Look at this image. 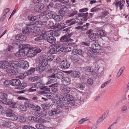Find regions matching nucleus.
I'll use <instances>...</instances> for the list:
<instances>
[{
	"label": "nucleus",
	"mask_w": 129,
	"mask_h": 129,
	"mask_svg": "<svg viewBox=\"0 0 129 129\" xmlns=\"http://www.w3.org/2000/svg\"><path fill=\"white\" fill-rule=\"evenodd\" d=\"M88 10V9L87 8H84L79 10V12L81 13H78L77 15L78 16L75 18L76 19L78 20L77 21V22L79 23L77 24V25L83 24V23L82 21H85L88 19L92 17L93 15L91 13H88V12L83 13L87 11Z\"/></svg>",
	"instance_id": "f257e3e1"
},
{
	"label": "nucleus",
	"mask_w": 129,
	"mask_h": 129,
	"mask_svg": "<svg viewBox=\"0 0 129 129\" xmlns=\"http://www.w3.org/2000/svg\"><path fill=\"white\" fill-rule=\"evenodd\" d=\"M69 103V101H61L56 107V108L54 110L50 111L48 114L50 116H56L57 114H59L62 112V107L65 106V105Z\"/></svg>",
	"instance_id": "f03ea898"
},
{
	"label": "nucleus",
	"mask_w": 129,
	"mask_h": 129,
	"mask_svg": "<svg viewBox=\"0 0 129 129\" xmlns=\"http://www.w3.org/2000/svg\"><path fill=\"white\" fill-rule=\"evenodd\" d=\"M63 31H65L67 33L65 35L61 37L60 39V41L62 42H66L67 43H66L67 45L68 44V45H69L70 44L68 42V41L73 40V39H70L69 38L73 35V33H72L69 34L70 31L68 28L64 29L63 30Z\"/></svg>",
	"instance_id": "7ed1b4c3"
},
{
	"label": "nucleus",
	"mask_w": 129,
	"mask_h": 129,
	"mask_svg": "<svg viewBox=\"0 0 129 129\" xmlns=\"http://www.w3.org/2000/svg\"><path fill=\"white\" fill-rule=\"evenodd\" d=\"M28 118L29 120H33L35 121L41 123H44L46 122V120L38 116H30L28 117Z\"/></svg>",
	"instance_id": "20e7f679"
},
{
	"label": "nucleus",
	"mask_w": 129,
	"mask_h": 129,
	"mask_svg": "<svg viewBox=\"0 0 129 129\" xmlns=\"http://www.w3.org/2000/svg\"><path fill=\"white\" fill-rule=\"evenodd\" d=\"M19 48L27 52L30 49V46L27 44H22L19 46Z\"/></svg>",
	"instance_id": "39448f33"
},
{
	"label": "nucleus",
	"mask_w": 129,
	"mask_h": 129,
	"mask_svg": "<svg viewBox=\"0 0 129 129\" xmlns=\"http://www.w3.org/2000/svg\"><path fill=\"white\" fill-rule=\"evenodd\" d=\"M6 72L11 75H16L17 74V70L16 69L12 68L9 66L7 68Z\"/></svg>",
	"instance_id": "423d86ee"
},
{
	"label": "nucleus",
	"mask_w": 129,
	"mask_h": 129,
	"mask_svg": "<svg viewBox=\"0 0 129 129\" xmlns=\"http://www.w3.org/2000/svg\"><path fill=\"white\" fill-rule=\"evenodd\" d=\"M125 2L124 0H119V1L115 3L114 4H115L116 7L117 8L119 7L120 9L121 10L122 9L123 7L124 6V4Z\"/></svg>",
	"instance_id": "0eeeda50"
},
{
	"label": "nucleus",
	"mask_w": 129,
	"mask_h": 129,
	"mask_svg": "<svg viewBox=\"0 0 129 129\" xmlns=\"http://www.w3.org/2000/svg\"><path fill=\"white\" fill-rule=\"evenodd\" d=\"M19 51L17 52L16 53V55L17 57H23L25 56L26 55H27V53L23 50L19 48Z\"/></svg>",
	"instance_id": "6e6552de"
},
{
	"label": "nucleus",
	"mask_w": 129,
	"mask_h": 129,
	"mask_svg": "<svg viewBox=\"0 0 129 129\" xmlns=\"http://www.w3.org/2000/svg\"><path fill=\"white\" fill-rule=\"evenodd\" d=\"M60 65L61 68L62 69H65L68 68L69 67L70 64L67 61L65 60L61 63Z\"/></svg>",
	"instance_id": "1a4fd4ad"
},
{
	"label": "nucleus",
	"mask_w": 129,
	"mask_h": 129,
	"mask_svg": "<svg viewBox=\"0 0 129 129\" xmlns=\"http://www.w3.org/2000/svg\"><path fill=\"white\" fill-rule=\"evenodd\" d=\"M92 51L95 52L97 50H100L101 49V47L98 44H93L91 45Z\"/></svg>",
	"instance_id": "9d476101"
},
{
	"label": "nucleus",
	"mask_w": 129,
	"mask_h": 129,
	"mask_svg": "<svg viewBox=\"0 0 129 129\" xmlns=\"http://www.w3.org/2000/svg\"><path fill=\"white\" fill-rule=\"evenodd\" d=\"M38 60H39V64L42 66H44L46 67L48 65V60L43 58H42L41 57H39Z\"/></svg>",
	"instance_id": "9b49d317"
},
{
	"label": "nucleus",
	"mask_w": 129,
	"mask_h": 129,
	"mask_svg": "<svg viewBox=\"0 0 129 129\" xmlns=\"http://www.w3.org/2000/svg\"><path fill=\"white\" fill-rule=\"evenodd\" d=\"M109 112V111H107L104 114L98 119L96 122L98 124L104 120L107 117Z\"/></svg>",
	"instance_id": "f8f14e48"
},
{
	"label": "nucleus",
	"mask_w": 129,
	"mask_h": 129,
	"mask_svg": "<svg viewBox=\"0 0 129 129\" xmlns=\"http://www.w3.org/2000/svg\"><path fill=\"white\" fill-rule=\"evenodd\" d=\"M99 35L98 34L95 33H91L89 35V38L93 41L97 40L99 38Z\"/></svg>",
	"instance_id": "ddd939ff"
},
{
	"label": "nucleus",
	"mask_w": 129,
	"mask_h": 129,
	"mask_svg": "<svg viewBox=\"0 0 129 129\" xmlns=\"http://www.w3.org/2000/svg\"><path fill=\"white\" fill-rule=\"evenodd\" d=\"M18 62L16 61H12L8 62V66L12 68L16 69L18 67Z\"/></svg>",
	"instance_id": "4468645a"
},
{
	"label": "nucleus",
	"mask_w": 129,
	"mask_h": 129,
	"mask_svg": "<svg viewBox=\"0 0 129 129\" xmlns=\"http://www.w3.org/2000/svg\"><path fill=\"white\" fill-rule=\"evenodd\" d=\"M49 43L52 44L54 43L56 41V39L52 35L48 36L45 39Z\"/></svg>",
	"instance_id": "2eb2a0df"
},
{
	"label": "nucleus",
	"mask_w": 129,
	"mask_h": 129,
	"mask_svg": "<svg viewBox=\"0 0 129 129\" xmlns=\"http://www.w3.org/2000/svg\"><path fill=\"white\" fill-rule=\"evenodd\" d=\"M36 54V52L34 48L33 49H29L27 53V56L29 57H33Z\"/></svg>",
	"instance_id": "dca6fc26"
},
{
	"label": "nucleus",
	"mask_w": 129,
	"mask_h": 129,
	"mask_svg": "<svg viewBox=\"0 0 129 129\" xmlns=\"http://www.w3.org/2000/svg\"><path fill=\"white\" fill-rule=\"evenodd\" d=\"M62 84L64 85H68L70 84L71 82L70 78L68 77L64 78L62 81Z\"/></svg>",
	"instance_id": "f3484780"
},
{
	"label": "nucleus",
	"mask_w": 129,
	"mask_h": 129,
	"mask_svg": "<svg viewBox=\"0 0 129 129\" xmlns=\"http://www.w3.org/2000/svg\"><path fill=\"white\" fill-rule=\"evenodd\" d=\"M64 25L65 24L64 23H61L59 24L57 23L54 25L50 26V27L51 29H54L62 27V28L63 29L64 28L63 27Z\"/></svg>",
	"instance_id": "a211bd4d"
},
{
	"label": "nucleus",
	"mask_w": 129,
	"mask_h": 129,
	"mask_svg": "<svg viewBox=\"0 0 129 129\" xmlns=\"http://www.w3.org/2000/svg\"><path fill=\"white\" fill-rule=\"evenodd\" d=\"M1 103L9 105L12 103V101L11 99L7 98L4 100H0V103Z\"/></svg>",
	"instance_id": "6ab92c4d"
},
{
	"label": "nucleus",
	"mask_w": 129,
	"mask_h": 129,
	"mask_svg": "<svg viewBox=\"0 0 129 129\" xmlns=\"http://www.w3.org/2000/svg\"><path fill=\"white\" fill-rule=\"evenodd\" d=\"M8 66V62L6 61H2L0 62V68L6 69Z\"/></svg>",
	"instance_id": "aec40b11"
},
{
	"label": "nucleus",
	"mask_w": 129,
	"mask_h": 129,
	"mask_svg": "<svg viewBox=\"0 0 129 129\" xmlns=\"http://www.w3.org/2000/svg\"><path fill=\"white\" fill-rule=\"evenodd\" d=\"M46 69V67L44 66H42L38 64L36 68V71L40 73L44 71Z\"/></svg>",
	"instance_id": "412c9836"
},
{
	"label": "nucleus",
	"mask_w": 129,
	"mask_h": 129,
	"mask_svg": "<svg viewBox=\"0 0 129 129\" xmlns=\"http://www.w3.org/2000/svg\"><path fill=\"white\" fill-rule=\"evenodd\" d=\"M72 52L74 55L79 54L81 55H83L84 53V52L81 49H73L72 50Z\"/></svg>",
	"instance_id": "4be33fe9"
},
{
	"label": "nucleus",
	"mask_w": 129,
	"mask_h": 129,
	"mask_svg": "<svg viewBox=\"0 0 129 129\" xmlns=\"http://www.w3.org/2000/svg\"><path fill=\"white\" fill-rule=\"evenodd\" d=\"M82 94L81 93L76 95L75 98L76 102L77 103L79 102L80 103V102L83 101V99L82 98Z\"/></svg>",
	"instance_id": "5701e85b"
},
{
	"label": "nucleus",
	"mask_w": 129,
	"mask_h": 129,
	"mask_svg": "<svg viewBox=\"0 0 129 129\" xmlns=\"http://www.w3.org/2000/svg\"><path fill=\"white\" fill-rule=\"evenodd\" d=\"M40 89L41 90H44V91L41 92L40 93L41 94H47L48 93L46 92V91L49 92L50 91V88L46 86L43 87L42 88H41Z\"/></svg>",
	"instance_id": "b1692460"
},
{
	"label": "nucleus",
	"mask_w": 129,
	"mask_h": 129,
	"mask_svg": "<svg viewBox=\"0 0 129 129\" xmlns=\"http://www.w3.org/2000/svg\"><path fill=\"white\" fill-rule=\"evenodd\" d=\"M32 28L30 27H26L22 29V31L24 34H28L32 31Z\"/></svg>",
	"instance_id": "393cba45"
},
{
	"label": "nucleus",
	"mask_w": 129,
	"mask_h": 129,
	"mask_svg": "<svg viewBox=\"0 0 129 129\" xmlns=\"http://www.w3.org/2000/svg\"><path fill=\"white\" fill-rule=\"evenodd\" d=\"M52 104L51 103L47 102L46 103L43 104L42 106L43 108L45 109H48L51 107Z\"/></svg>",
	"instance_id": "a878e982"
},
{
	"label": "nucleus",
	"mask_w": 129,
	"mask_h": 129,
	"mask_svg": "<svg viewBox=\"0 0 129 129\" xmlns=\"http://www.w3.org/2000/svg\"><path fill=\"white\" fill-rule=\"evenodd\" d=\"M49 77L50 80L47 82V84H50L52 82H56L57 80V79L56 78V77L54 76V74L53 75Z\"/></svg>",
	"instance_id": "bb28decb"
},
{
	"label": "nucleus",
	"mask_w": 129,
	"mask_h": 129,
	"mask_svg": "<svg viewBox=\"0 0 129 129\" xmlns=\"http://www.w3.org/2000/svg\"><path fill=\"white\" fill-rule=\"evenodd\" d=\"M54 76L58 79H63L64 77V74L62 72H59L54 74Z\"/></svg>",
	"instance_id": "cd10ccee"
},
{
	"label": "nucleus",
	"mask_w": 129,
	"mask_h": 129,
	"mask_svg": "<svg viewBox=\"0 0 129 129\" xmlns=\"http://www.w3.org/2000/svg\"><path fill=\"white\" fill-rule=\"evenodd\" d=\"M42 31L41 28L36 27L35 28L34 31L36 34H41Z\"/></svg>",
	"instance_id": "c85d7f7f"
},
{
	"label": "nucleus",
	"mask_w": 129,
	"mask_h": 129,
	"mask_svg": "<svg viewBox=\"0 0 129 129\" xmlns=\"http://www.w3.org/2000/svg\"><path fill=\"white\" fill-rule=\"evenodd\" d=\"M64 96L65 97V99L66 101H69H69H72L73 99V96L69 94H64Z\"/></svg>",
	"instance_id": "c756f323"
},
{
	"label": "nucleus",
	"mask_w": 129,
	"mask_h": 129,
	"mask_svg": "<svg viewBox=\"0 0 129 129\" xmlns=\"http://www.w3.org/2000/svg\"><path fill=\"white\" fill-rule=\"evenodd\" d=\"M60 44V43L59 42L56 43V46L57 47L56 49V51L61 52H64V49L63 47H61L60 46H59V45Z\"/></svg>",
	"instance_id": "7c9ffc66"
},
{
	"label": "nucleus",
	"mask_w": 129,
	"mask_h": 129,
	"mask_svg": "<svg viewBox=\"0 0 129 129\" xmlns=\"http://www.w3.org/2000/svg\"><path fill=\"white\" fill-rule=\"evenodd\" d=\"M76 20L74 19H70L66 21V23L69 26H71L76 23Z\"/></svg>",
	"instance_id": "2f4dec72"
},
{
	"label": "nucleus",
	"mask_w": 129,
	"mask_h": 129,
	"mask_svg": "<svg viewBox=\"0 0 129 129\" xmlns=\"http://www.w3.org/2000/svg\"><path fill=\"white\" fill-rule=\"evenodd\" d=\"M60 90L62 92L64 93H69L70 91V88L68 87H61Z\"/></svg>",
	"instance_id": "473e14b6"
},
{
	"label": "nucleus",
	"mask_w": 129,
	"mask_h": 129,
	"mask_svg": "<svg viewBox=\"0 0 129 129\" xmlns=\"http://www.w3.org/2000/svg\"><path fill=\"white\" fill-rule=\"evenodd\" d=\"M68 9L67 7H64L60 10L59 12V14H64L68 11Z\"/></svg>",
	"instance_id": "72a5a7b5"
},
{
	"label": "nucleus",
	"mask_w": 129,
	"mask_h": 129,
	"mask_svg": "<svg viewBox=\"0 0 129 129\" xmlns=\"http://www.w3.org/2000/svg\"><path fill=\"white\" fill-rule=\"evenodd\" d=\"M85 84L84 82H81L79 84H77L76 85L77 88H80L81 90H83L85 88Z\"/></svg>",
	"instance_id": "f704fd0d"
},
{
	"label": "nucleus",
	"mask_w": 129,
	"mask_h": 129,
	"mask_svg": "<svg viewBox=\"0 0 129 129\" xmlns=\"http://www.w3.org/2000/svg\"><path fill=\"white\" fill-rule=\"evenodd\" d=\"M27 86V84L25 82H23L19 84L17 87V88L20 89H23L25 88Z\"/></svg>",
	"instance_id": "c9c22d12"
},
{
	"label": "nucleus",
	"mask_w": 129,
	"mask_h": 129,
	"mask_svg": "<svg viewBox=\"0 0 129 129\" xmlns=\"http://www.w3.org/2000/svg\"><path fill=\"white\" fill-rule=\"evenodd\" d=\"M34 86L37 88H42L43 86V84L42 82H38L34 84Z\"/></svg>",
	"instance_id": "e433bc0d"
},
{
	"label": "nucleus",
	"mask_w": 129,
	"mask_h": 129,
	"mask_svg": "<svg viewBox=\"0 0 129 129\" xmlns=\"http://www.w3.org/2000/svg\"><path fill=\"white\" fill-rule=\"evenodd\" d=\"M78 13V11L76 10H72L71 12L68 15V17H71L76 15Z\"/></svg>",
	"instance_id": "4c0bfd02"
},
{
	"label": "nucleus",
	"mask_w": 129,
	"mask_h": 129,
	"mask_svg": "<svg viewBox=\"0 0 129 129\" xmlns=\"http://www.w3.org/2000/svg\"><path fill=\"white\" fill-rule=\"evenodd\" d=\"M72 74V76L74 78H79L80 76V72L78 71L74 72Z\"/></svg>",
	"instance_id": "58836bf2"
},
{
	"label": "nucleus",
	"mask_w": 129,
	"mask_h": 129,
	"mask_svg": "<svg viewBox=\"0 0 129 129\" xmlns=\"http://www.w3.org/2000/svg\"><path fill=\"white\" fill-rule=\"evenodd\" d=\"M57 98L59 99L60 101H66L65 99V97L64 96V94L63 95L60 94H58L56 95Z\"/></svg>",
	"instance_id": "ea45409f"
},
{
	"label": "nucleus",
	"mask_w": 129,
	"mask_h": 129,
	"mask_svg": "<svg viewBox=\"0 0 129 129\" xmlns=\"http://www.w3.org/2000/svg\"><path fill=\"white\" fill-rule=\"evenodd\" d=\"M62 18L63 17L62 16L60 15H55L53 18L54 19L57 21H61Z\"/></svg>",
	"instance_id": "a19ab883"
},
{
	"label": "nucleus",
	"mask_w": 129,
	"mask_h": 129,
	"mask_svg": "<svg viewBox=\"0 0 129 129\" xmlns=\"http://www.w3.org/2000/svg\"><path fill=\"white\" fill-rule=\"evenodd\" d=\"M4 112H5L6 115L7 117H9L11 115H12L13 113L12 110L10 109H8L6 111L4 110Z\"/></svg>",
	"instance_id": "79ce46f5"
},
{
	"label": "nucleus",
	"mask_w": 129,
	"mask_h": 129,
	"mask_svg": "<svg viewBox=\"0 0 129 129\" xmlns=\"http://www.w3.org/2000/svg\"><path fill=\"white\" fill-rule=\"evenodd\" d=\"M47 114L46 111L45 110H42L38 113L39 115L42 117L45 116Z\"/></svg>",
	"instance_id": "37998d69"
},
{
	"label": "nucleus",
	"mask_w": 129,
	"mask_h": 129,
	"mask_svg": "<svg viewBox=\"0 0 129 129\" xmlns=\"http://www.w3.org/2000/svg\"><path fill=\"white\" fill-rule=\"evenodd\" d=\"M7 95L4 93L0 92V99L4 100L7 98Z\"/></svg>",
	"instance_id": "c03bdc74"
},
{
	"label": "nucleus",
	"mask_w": 129,
	"mask_h": 129,
	"mask_svg": "<svg viewBox=\"0 0 129 129\" xmlns=\"http://www.w3.org/2000/svg\"><path fill=\"white\" fill-rule=\"evenodd\" d=\"M42 36L44 37L43 39H45L47 38L46 36L48 35V33L47 32L45 31H42L41 34Z\"/></svg>",
	"instance_id": "a18cd8bd"
},
{
	"label": "nucleus",
	"mask_w": 129,
	"mask_h": 129,
	"mask_svg": "<svg viewBox=\"0 0 129 129\" xmlns=\"http://www.w3.org/2000/svg\"><path fill=\"white\" fill-rule=\"evenodd\" d=\"M33 103L29 101H27L25 102V105L26 107L31 108L32 105Z\"/></svg>",
	"instance_id": "49530a36"
},
{
	"label": "nucleus",
	"mask_w": 129,
	"mask_h": 129,
	"mask_svg": "<svg viewBox=\"0 0 129 129\" xmlns=\"http://www.w3.org/2000/svg\"><path fill=\"white\" fill-rule=\"evenodd\" d=\"M12 115L13 116L11 117L10 119L13 121L17 120L18 118L17 116L13 113L12 114Z\"/></svg>",
	"instance_id": "de8ad7c7"
},
{
	"label": "nucleus",
	"mask_w": 129,
	"mask_h": 129,
	"mask_svg": "<svg viewBox=\"0 0 129 129\" xmlns=\"http://www.w3.org/2000/svg\"><path fill=\"white\" fill-rule=\"evenodd\" d=\"M89 25V24L88 23H87L86 25H84L82 26V30L84 31L88 29V26Z\"/></svg>",
	"instance_id": "09e8293b"
},
{
	"label": "nucleus",
	"mask_w": 129,
	"mask_h": 129,
	"mask_svg": "<svg viewBox=\"0 0 129 129\" xmlns=\"http://www.w3.org/2000/svg\"><path fill=\"white\" fill-rule=\"evenodd\" d=\"M25 62V61L23 60L19 61L18 62V66L22 68Z\"/></svg>",
	"instance_id": "8fccbe9b"
},
{
	"label": "nucleus",
	"mask_w": 129,
	"mask_h": 129,
	"mask_svg": "<svg viewBox=\"0 0 129 129\" xmlns=\"http://www.w3.org/2000/svg\"><path fill=\"white\" fill-rule=\"evenodd\" d=\"M24 36L23 35H17L15 36V38L17 40L23 41L22 39V38H23Z\"/></svg>",
	"instance_id": "3c124183"
},
{
	"label": "nucleus",
	"mask_w": 129,
	"mask_h": 129,
	"mask_svg": "<svg viewBox=\"0 0 129 129\" xmlns=\"http://www.w3.org/2000/svg\"><path fill=\"white\" fill-rule=\"evenodd\" d=\"M98 32L99 34L103 37L105 36L106 35V32L104 30H99Z\"/></svg>",
	"instance_id": "603ef678"
},
{
	"label": "nucleus",
	"mask_w": 129,
	"mask_h": 129,
	"mask_svg": "<svg viewBox=\"0 0 129 129\" xmlns=\"http://www.w3.org/2000/svg\"><path fill=\"white\" fill-rule=\"evenodd\" d=\"M111 79H110L109 80L105 82L104 83H103L101 86V88H103L105 86L108 84L111 81Z\"/></svg>",
	"instance_id": "864d4df0"
},
{
	"label": "nucleus",
	"mask_w": 129,
	"mask_h": 129,
	"mask_svg": "<svg viewBox=\"0 0 129 129\" xmlns=\"http://www.w3.org/2000/svg\"><path fill=\"white\" fill-rule=\"evenodd\" d=\"M52 35L56 36H59L60 35V33L58 31H55L52 32Z\"/></svg>",
	"instance_id": "5fc2aeb1"
},
{
	"label": "nucleus",
	"mask_w": 129,
	"mask_h": 129,
	"mask_svg": "<svg viewBox=\"0 0 129 129\" xmlns=\"http://www.w3.org/2000/svg\"><path fill=\"white\" fill-rule=\"evenodd\" d=\"M38 36L35 39V41H39L40 40L43 39L44 37L42 36L41 34H38Z\"/></svg>",
	"instance_id": "6e6d98bb"
},
{
	"label": "nucleus",
	"mask_w": 129,
	"mask_h": 129,
	"mask_svg": "<svg viewBox=\"0 0 129 129\" xmlns=\"http://www.w3.org/2000/svg\"><path fill=\"white\" fill-rule=\"evenodd\" d=\"M34 10L37 12H41L40 10L39 7L37 4L34 7Z\"/></svg>",
	"instance_id": "4d7b16f0"
},
{
	"label": "nucleus",
	"mask_w": 129,
	"mask_h": 129,
	"mask_svg": "<svg viewBox=\"0 0 129 129\" xmlns=\"http://www.w3.org/2000/svg\"><path fill=\"white\" fill-rule=\"evenodd\" d=\"M28 20L33 21H34L36 19V17L34 16H28Z\"/></svg>",
	"instance_id": "13d9d810"
},
{
	"label": "nucleus",
	"mask_w": 129,
	"mask_h": 129,
	"mask_svg": "<svg viewBox=\"0 0 129 129\" xmlns=\"http://www.w3.org/2000/svg\"><path fill=\"white\" fill-rule=\"evenodd\" d=\"M29 67V64L28 62L26 61L24 64L23 67L22 68L24 69H27Z\"/></svg>",
	"instance_id": "bf43d9fd"
},
{
	"label": "nucleus",
	"mask_w": 129,
	"mask_h": 129,
	"mask_svg": "<svg viewBox=\"0 0 129 129\" xmlns=\"http://www.w3.org/2000/svg\"><path fill=\"white\" fill-rule=\"evenodd\" d=\"M35 71V69L34 68H31L28 70V74L29 75H31Z\"/></svg>",
	"instance_id": "052dcab7"
},
{
	"label": "nucleus",
	"mask_w": 129,
	"mask_h": 129,
	"mask_svg": "<svg viewBox=\"0 0 129 129\" xmlns=\"http://www.w3.org/2000/svg\"><path fill=\"white\" fill-rule=\"evenodd\" d=\"M37 5L41 11L44 9L45 5L43 3L38 4Z\"/></svg>",
	"instance_id": "680f3d73"
},
{
	"label": "nucleus",
	"mask_w": 129,
	"mask_h": 129,
	"mask_svg": "<svg viewBox=\"0 0 129 129\" xmlns=\"http://www.w3.org/2000/svg\"><path fill=\"white\" fill-rule=\"evenodd\" d=\"M2 126L7 127L9 126V123L8 121H6L4 122L2 124Z\"/></svg>",
	"instance_id": "e2e57ef3"
},
{
	"label": "nucleus",
	"mask_w": 129,
	"mask_h": 129,
	"mask_svg": "<svg viewBox=\"0 0 129 129\" xmlns=\"http://www.w3.org/2000/svg\"><path fill=\"white\" fill-rule=\"evenodd\" d=\"M10 80H5L4 82V84L5 86L6 87H8L10 85V84H11Z\"/></svg>",
	"instance_id": "0e129e2a"
},
{
	"label": "nucleus",
	"mask_w": 129,
	"mask_h": 129,
	"mask_svg": "<svg viewBox=\"0 0 129 129\" xmlns=\"http://www.w3.org/2000/svg\"><path fill=\"white\" fill-rule=\"evenodd\" d=\"M39 25L42 27H46L47 26V23L46 21H43L40 23Z\"/></svg>",
	"instance_id": "69168bd1"
},
{
	"label": "nucleus",
	"mask_w": 129,
	"mask_h": 129,
	"mask_svg": "<svg viewBox=\"0 0 129 129\" xmlns=\"http://www.w3.org/2000/svg\"><path fill=\"white\" fill-rule=\"evenodd\" d=\"M48 15L50 18L52 17L53 18L55 16L54 13L52 11H50L48 13Z\"/></svg>",
	"instance_id": "338daca9"
},
{
	"label": "nucleus",
	"mask_w": 129,
	"mask_h": 129,
	"mask_svg": "<svg viewBox=\"0 0 129 129\" xmlns=\"http://www.w3.org/2000/svg\"><path fill=\"white\" fill-rule=\"evenodd\" d=\"M36 127L38 129H42L43 127V125L41 124H38L36 125Z\"/></svg>",
	"instance_id": "774afa93"
}]
</instances>
